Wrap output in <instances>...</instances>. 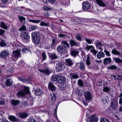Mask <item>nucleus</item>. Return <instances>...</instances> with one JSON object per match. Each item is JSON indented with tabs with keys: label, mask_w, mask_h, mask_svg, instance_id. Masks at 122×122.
<instances>
[{
	"label": "nucleus",
	"mask_w": 122,
	"mask_h": 122,
	"mask_svg": "<svg viewBox=\"0 0 122 122\" xmlns=\"http://www.w3.org/2000/svg\"><path fill=\"white\" fill-rule=\"evenodd\" d=\"M114 60L117 63L122 62V60L118 58H115Z\"/></svg>",
	"instance_id": "nucleus-46"
},
{
	"label": "nucleus",
	"mask_w": 122,
	"mask_h": 122,
	"mask_svg": "<svg viewBox=\"0 0 122 122\" xmlns=\"http://www.w3.org/2000/svg\"><path fill=\"white\" fill-rule=\"evenodd\" d=\"M66 65L69 66H72L74 63L73 62L70 58L66 59Z\"/></svg>",
	"instance_id": "nucleus-20"
},
{
	"label": "nucleus",
	"mask_w": 122,
	"mask_h": 122,
	"mask_svg": "<svg viewBox=\"0 0 122 122\" xmlns=\"http://www.w3.org/2000/svg\"><path fill=\"white\" fill-rule=\"evenodd\" d=\"M56 68L59 71H62L64 70L65 68L64 65L60 63H57L56 64Z\"/></svg>",
	"instance_id": "nucleus-9"
},
{
	"label": "nucleus",
	"mask_w": 122,
	"mask_h": 122,
	"mask_svg": "<svg viewBox=\"0 0 122 122\" xmlns=\"http://www.w3.org/2000/svg\"><path fill=\"white\" fill-rule=\"evenodd\" d=\"M90 52L93 54V55L95 56L97 53L98 52V51H96L93 48L91 49L90 50Z\"/></svg>",
	"instance_id": "nucleus-44"
},
{
	"label": "nucleus",
	"mask_w": 122,
	"mask_h": 122,
	"mask_svg": "<svg viewBox=\"0 0 122 122\" xmlns=\"http://www.w3.org/2000/svg\"><path fill=\"white\" fill-rule=\"evenodd\" d=\"M20 49L16 50L13 51L11 57L10 58L11 60L13 61H15L21 57Z\"/></svg>",
	"instance_id": "nucleus-3"
},
{
	"label": "nucleus",
	"mask_w": 122,
	"mask_h": 122,
	"mask_svg": "<svg viewBox=\"0 0 122 122\" xmlns=\"http://www.w3.org/2000/svg\"><path fill=\"white\" fill-rule=\"evenodd\" d=\"M26 26L24 25H23L19 29V31H26Z\"/></svg>",
	"instance_id": "nucleus-43"
},
{
	"label": "nucleus",
	"mask_w": 122,
	"mask_h": 122,
	"mask_svg": "<svg viewBox=\"0 0 122 122\" xmlns=\"http://www.w3.org/2000/svg\"><path fill=\"white\" fill-rule=\"evenodd\" d=\"M51 79L52 81H56L57 83H60L65 82L66 80L64 77L60 76L58 75L53 76L51 77Z\"/></svg>",
	"instance_id": "nucleus-4"
},
{
	"label": "nucleus",
	"mask_w": 122,
	"mask_h": 122,
	"mask_svg": "<svg viewBox=\"0 0 122 122\" xmlns=\"http://www.w3.org/2000/svg\"><path fill=\"white\" fill-rule=\"evenodd\" d=\"M13 82L11 79H7L5 82V84L7 86H10L12 85Z\"/></svg>",
	"instance_id": "nucleus-16"
},
{
	"label": "nucleus",
	"mask_w": 122,
	"mask_h": 122,
	"mask_svg": "<svg viewBox=\"0 0 122 122\" xmlns=\"http://www.w3.org/2000/svg\"><path fill=\"white\" fill-rule=\"evenodd\" d=\"M9 52L6 50H3L0 53V56L1 58H5L9 55Z\"/></svg>",
	"instance_id": "nucleus-7"
},
{
	"label": "nucleus",
	"mask_w": 122,
	"mask_h": 122,
	"mask_svg": "<svg viewBox=\"0 0 122 122\" xmlns=\"http://www.w3.org/2000/svg\"><path fill=\"white\" fill-rule=\"evenodd\" d=\"M23 104L25 107L27 106H28L27 102L26 101H25L23 102Z\"/></svg>",
	"instance_id": "nucleus-63"
},
{
	"label": "nucleus",
	"mask_w": 122,
	"mask_h": 122,
	"mask_svg": "<svg viewBox=\"0 0 122 122\" xmlns=\"http://www.w3.org/2000/svg\"><path fill=\"white\" fill-rule=\"evenodd\" d=\"M42 56L43 59V60L42 61H43V60H45L46 59L47 56L45 52L44 51L42 53Z\"/></svg>",
	"instance_id": "nucleus-38"
},
{
	"label": "nucleus",
	"mask_w": 122,
	"mask_h": 122,
	"mask_svg": "<svg viewBox=\"0 0 122 122\" xmlns=\"http://www.w3.org/2000/svg\"><path fill=\"white\" fill-rule=\"evenodd\" d=\"M0 26L1 28L5 30H7L8 29L7 26L3 22H2L0 23Z\"/></svg>",
	"instance_id": "nucleus-30"
},
{
	"label": "nucleus",
	"mask_w": 122,
	"mask_h": 122,
	"mask_svg": "<svg viewBox=\"0 0 122 122\" xmlns=\"http://www.w3.org/2000/svg\"><path fill=\"white\" fill-rule=\"evenodd\" d=\"M38 70L41 72L48 75H49L51 73V71L48 68H47L44 69H38Z\"/></svg>",
	"instance_id": "nucleus-12"
},
{
	"label": "nucleus",
	"mask_w": 122,
	"mask_h": 122,
	"mask_svg": "<svg viewBox=\"0 0 122 122\" xmlns=\"http://www.w3.org/2000/svg\"><path fill=\"white\" fill-rule=\"evenodd\" d=\"M21 36L26 40H28L30 38L28 34L26 32H22L21 33Z\"/></svg>",
	"instance_id": "nucleus-8"
},
{
	"label": "nucleus",
	"mask_w": 122,
	"mask_h": 122,
	"mask_svg": "<svg viewBox=\"0 0 122 122\" xmlns=\"http://www.w3.org/2000/svg\"><path fill=\"white\" fill-rule=\"evenodd\" d=\"M49 58L52 60H54L57 59L58 56H56L55 53L53 54L50 55H49Z\"/></svg>",
	"instance_id": "nucleus-29"
},
{
	"label": "nucleus",
	"mask_w": 122,
	"mask_h": 122,
	"mask_svg": "<svg viewBox=\"0 0 122 122\" xmlns=\"http://www.w3.org/2000/svg\"><path fill=\"white\" fill-rule=\"evenodd\" d=\"M109 90L110 88L108 87H104L103 89V91L105 92H108L109 91Z\"/></svg>",
	"instance_id": "nucleus-50"
},
{
	"label": "nucleus",
	"mask_w": 122,
	"mask_h": 122,
	"mask_svg": "<svg viewBox=\"0 0 122 122\" xmlns=\"http://www.w3.org/2000/svg\"><path fill=\"white\" fill-rule=\"evenodd\" d=\"M56 42V40L55 39H53L52 40V45H54Z\"/></svg>",
	"instance_id": "nucleus-64"
},
{
	"label": "nucleus",
	"mask_w": 122,
	"mask_h": 122,
	"mask_svg": "<svg viewBox=\"0 0 122 122\" xmlns=\"http://www.w3.org/2000/svg\"><path fill=\"white\" fill-rule=\"evenodd\" d=\"M5 42V40L1 38L0 39V46L1 47H4L7 45Z\"/></svg>",
	"instance_id": "nucleus-25"
},
{
	"label": "nucleus",
	"mask_w": 122,
	"mask_h": 122,
	"mask_svg": "<svg viewBox=\"0 0 122 122\" xmlns=\"http://www.w3.org/2000/svg\"><path fill=\"white\" fill-rule=\"evenodd\" d=\"M49 98H50L52 101L53 102L55 101L56 98V94L54 93L50 94L49 95Z\"/></svg>",
	"instance_id": "nucleus-24"
},
{
	"label": "nucleus",
	"mask_w": 122,
	"mask_h": 122,
	"mask_svg": "<svg viewBox=\"0 0 122 122\" xmlns=\"http://www.w3.org/2000/svg\"><path fill=\"white\" fill-rule=\"evenodd\" d=\"M61 83L60 86L61 90H65L66 88V84L65 82H63Z\"/></svg>",
	"instance_id": "nucleus-33"
},
{
	"label": "nucleus",
	"mask_w": 122,
	"mask_h": 122,
	"mask_svg": "<svg viewBox=\"0 0 122 122\" xmlns=\"http://www.w3.org/2000/svg\"><path fill=\"white\" fill-rule=\"evenodd\" d=\"M28 114L26 112L21 113L19 114V117L21 118H25L28 116Z\"/></svg>",
	"instance_id": "nucleus-27"
},
{
	"label": "nucleus",
	"mask_w": 122,
	"mask_h": 122,
	"mask_svg": "<svg viewBox=\"0 0 122 122\" xmlns=\"http://www.w3.org/2000/svg\"><path fill=\"white\" fill-rule=\"evenodd\" d=\"M79 68L82 71H83L85 70V66L84 63L83 62H81L79 63Z\"/></svg>",
	"instance_id": "nucleus-28"
},
{
	"label": "nucleus",
	"mask_w": 122,
	"mask_h": 122,
	"mask_svg": "<svg viewBox=\"0 0 122 122\" xmlns=\"http://www.w3.org/2000/svg\"><path fill=\"white\" fill-rule=\"evenodd\" d=\"M9 118L10 120L12 121L18 122L19 121L18 119L17 118L14 116H10L9 117Z\"/></svg>",
	"instance_id": "nucleus-31"
},
{
	"label": "nucleus",
	"mask_w": 122,
	"mask_h": 122,
	"mask_svg": "<svg viewBox=\"0 0 122 122\" xmlns=\"http://www.w3.org/2000/svg\"><path fill=\"white\" fill-rule=\"evenodd\" d=\"M33 42L35 45H39L40 42L41 36L40 33L37 32H34L31 34Z\"/></svg>",
	"instance_id": "nucleus-2"
},
{
	"label": "nucleus",
	"mask_w": 122,
	"mask_h": 122,
	"mask_svg": "<svg viewBox=\"0 0 122 122\" xmlns=\"http://www.w3.org/2000/svg\"><path fill=\"white\" fill-rule=\"evenodd\" d=\"M105 56L104 53L101 51H100L98 52L97 55V58L99 59L104 57Z\"/></svg>",
	"instance_id": "nucleus-21"
},
{
	"label": "nucleus",
	"mask_w": 122,
	"mask_h": 122,
	"mask_svg": "<svg viewBox=\"0 0 122 122\" xmlns=\"http://www.w3.org/2000/svg\"><path fill=\"white\" fill-rule=\"evenodd\" d=\"M103 63L104 65H107L110 64L112 61V60L110 57L106 58L103 60Z\"/></svg>",
	"instance_id": "nucleus-14"
},
{
	"label": "nucleus",
	"mask_w": 122,
	"mask_h": 122,
	"mask_svg": "<svg viewBox=\"0 0 122 122\" xmlns=\"http://www.w3.org/2000/svg\"><path fill=\"white\" fill-rule=\"evenodd\" d=\"M28 121V122H37L34 119L32 118L29 119Z\"/></svg>",
	"instance_id": "nucleus-54"
},
{
	"label": "nucleus",
	"mask_w": 122,
	"mask_h": 122,
	"mask_svg": "<svg viewBox=\"0 0 122 122\" xmlns=\"http://www.w3.org/2000/svg\"><path fill=\"white\" fill-rule=\"evenodd\" d=\"M118 105L117 99L116 98L112 99L111 102V106L113 109L116 110Z\"/></svg>",
	"instance_id": "nucleus-6"
},
{
	"label": "nucleus",
	"mask_w": 122,
	"mask_h": 122,
	"mask_svg": "<svg viewBox=\"0 0 122 122\" xmlns=\"http://www.w3.org/2000/svg\"><path fill=\"white\" fill-rule=\"evenodd\" d=\"M14 68L12 67H10L8 70V71L10 72H12L14 70Z\"/></svg>",
	"instance_id": "nucleus-56"
},
{
	"label": "nucleus",
	"mask_w": 122,
	"mask_h": 122,
	"mask_svg": "<svg viewBox=\"0 0 122 122\" xmlns=\"http://www.w3.org/2000/svg\"><path fill=\"white\" fill-rule=\"evenodd\" d=\"M100 122H110L107 118L104 117H101Z\"/></svg>",
	"instance_id": "nucleus-42"
},
{
	"label": "nucleus",
	"mask_w": 122,
	"mask_h": 122,
	"mask_svg": "<svg viewBox=\"0 0 122 122\" xmlns=\"http://www.w3.org/2000/svg\"><path fill=\"white\" fill-rule=\"evenodd\" d=\"M5 31L1 29H0V35H1L5 33Z\"/></svg>",
	"instance_id": "nucleus-58"
},
{
	"label": "nucleus",
	"mask_w": 122,
	"mask_h": 122,
	"mask_svg": "<svg viewBox=\"0 0 122 122\" xmlns=\"http://www.w3.org/2000/svg\"><path fill=\"white\" fill-rule=\"evenodd\" d=\"M69 41L71 46H73L77 45V44L75 41L72 39H71L70 41Z\"/></svg>",
	"instance_id": "nucleus-34"
},
{
	"label": "nucleus",
	"mask_w": 122,
	"mask_h": 122,
	"mask_svg": "<svg viewBox=\"0 0 122 122\" xmlns=\"http://www.w3.org/2000/svg\"><path fill=\"white\" fill-rule=\"evenodd\" d=\"M76 38L77 40L81 41V36L80 34H76Z\"/></svg>",
	"instance_id": "nucleus-37"
},
{
	"label": "nucleus",
	"mask_w": 122,
	"mask_h": 122,
	"mask_svg": "<svg viewBox=\"0 0 122 122\" xmlns=\"http://www.w3.org/2000/svg\"><path fill=\"white\" fill-rule=\"evenodd\" d=\"M19 80L22 81H24L25 80L24 77H21L19 78Z\"/></svg>",
	"instance_id": "nucleus-57"
},
{
	"label": "nucleus",
	"mask_w": 122,
	"mask_h": 122,
	"mask_svg": "<svg viewBox=\"0 0 122 122\" xmlns=\"http://www.w3.org/2000/svg\"><path fill=\"white\" fill-rule=\"evenodd\" d=\"M90 8V5L89 3L86 1L82 3V8L83 10H87Z\"/></svg>",
	"instance_id": "nucleus-11"
},
{
	"label": "nucleus",
	"mask_w": 122,
	"mask_h": 122,
	"mask_svg": "<svg viewBox=\"0 0 122 122\" xmlns=\"http://www.w3.org/2000/svg\"><path fill=\"white\" fill-rule=\"evenodd\" d=\"M96 2L97 4L99 6L102 7H107L105 3L102 0H96Z\"/></svg>",
	"instance_id": "nucleus-13"
},
{
	"label": "nucleus",
	"mask_w": 122,
	"mask_h": 122,
	"mask_svg": "<svg viewBox=\"0 0 122 122\" xmlns=\"http://www.w3.org/2000/svg\"><path fill=\"white\" fill-rule=\"evenodd\" d=\"M49 3H54L56 1V0H47Z\"/></svg>",
	"instance_id": "nucleus-59"
},
{
	"label": "nucleus",
	"mask_w": 122,
	"mask_h": 122,
	"mask_svg": "<svg viewBox=\"0 0 122 122\" xmlns=\"http://www.w3.org/2000/svg\"><path fill=\"white\" fill-rule=\"evenodd\" d=\"M102 46V45L101 42L100 41H98L97 42V45H96V46L97 48H98V46Z\"/></svg>",
	"instance_id": "nucleus-53"
},
{
	"label": "nucleus",
	"mask_w": 122,
	"mask_h": 122,
	"mask_svg": "<svg viewBox=\"0 0 122 122\" xmlns=\"http://www.w3.org/2000/svg\"><path fill=\"white\" fill-rule=\"evenodd\" d=\"M40 25L41 26H48V24L47 23H46L42 21Z\"/></svg>",
	"instance_id": "nucleus-52"
},
{
	"label": "nucleus",
	"mask_w": 122,
	"mask_h": 122,
	"mask_svg": "<svg viewBox=\"0 0 122 122\" xmlns=\"http://www.w3.org/2000/svg\"><path fill=\"white\" fill-rule=\"evenodd\" d=\"M112 76V77L114 78L115 80H121L122 79V77L120 75L115 76L114 75H113Z\"/></svg>",
	"instance_id": "nucleus-36"
},
{
	"label": "nucleus",
	"mask_w": 122,
	"mask_h": 122,
	"mask_svg": "<svg viewBox=\"0 0 122 122\" xmlns=\"http://www.w3.org/2000/svg\"><path fill=\"white\" fill-rule=\"evenodd\" d=\"M104 52L105 53L106 56H111L110 54V52L108 51L106 49H105Z\"/></svg>",
	"instance_id": "nucleus-48"
},
{
	"label": "nucleus",
	"mask_w": 122,
	"mask_h": 122,
	"mask_svg": "<svg viewBox=\"0 0 122 122\" xmlns=\"http://www.w3.org/2000/svg\"><path fill=\"white\" fill-rule=\"evenodd\" d=\"M35 94L37 96H40L43 93L42 91L40 89L34 90Z\"/></svg>",
	"instance_id": "nucleus-22"
},
{
	"label": "nucleus",
	"mask_w": 122,
	"mask_h": 122,
	"mask_svg": "<svg viewBox=\"0 0 122 122\" xmlns=\"http://www.w3.org/2000/svg\"><path fill=\"white\" fill-rule=\"evenodd\" d=\"M97 121V118L95 116L92 115L90 119V122H96Z\"/></svg>",
	"instance_id": "nucleus-26"
},
{
	"label": "nucleus",
	"mask_w": 122,
	"mask_h": 122,
	"mask_svg": "<svg viewBox=\"0 0 122 122\" xmlns=\"http://www.w3.org/2000/svg\"><path fill=\"white\" fill-rule=\"evenodd\" d=\"M111 53L114 55H120V52L116 50L115 49H113L111 51Z\"/></svg>",
	"instance_id": "nucleus-35"
},
{
	"label": "nucleus",
	"mask_w": 122,
	"mask_h": 122,
	"mask_svg": "<svg viewBox=\"0 0 122 122\" xmlns=\"http://www.w3.org/2000/svg\"><path fill=\"white\" fill-rule=\"evenodd\" d=\"M85 40L86 42L88 44H91V43L92 41L90 39H88L86 38H85Z\"/></svg>",
	"instance_id": "nucleus-47"
},
{
	"label": "nucleus",
	"mask_w": 122,
	"mask_h": 122,
	"mask_svg": "<svg viewBox=\"0 0 122 122\" xmlns=\"http://www.w3.org/2000/svg\"><path fill=\"white\" fill-rule=\"evenodd\" d=\"M11 104L14 106H16L20 104V101L19 100H16L15 99H12L11 100Z\"/></svg>",
	"instance_id": "nucleus-23"
},
{
	"label": "nucleus",
	"mask_w": 122,
	"mask_h": 122,
	"mask_svg": "<svg viewBox=\"0 0 122 122\" xmlns=\"http://www.w3.org/2000/svg\"><path fill=\"white\" fill-rule=\"evenodd\" d=\"M117 67L115 65H112L108 67V69H117Z\"/></svg>",
	"instance_id": "nucleus-49"
},
{
	"label": "nucleus",
	"mask_w": 122,
	"mask_h": 122,
	"mask_svg": "<svg viewBox=\"0 0 122 122\" xmlns=\"http://www.w3.org/2000/svg\"><path fill=\"white\" fill-rule=\"evenodd\" d=\"M119 103L120 104L122 105V97H121L119 99Z\"/></svg>",
	"instance_id": "nucleus-61"
},
{
	"label": "nucleus",
	"mask_w": 122,
	"mask_h": 122,
	"mask_svg": "<svg viewBox=\"0 0 122 122\" xmlns=\"http://www.w3.org/2000/svg\"><path fill=\"white\" fill-rule=\"evenodd\" d=\"M87 59L86 61V63L87 66L89 67L91 64V62L90 61V56L88 55L86 56Z\"/></svg>",
	"instance_id": "nucleus-32"
},
{
	"label": "nucleus",
	"mask_w": 122,
	"mask_h": 122,
	"mask_svg": "<svg viewBox=\"0 0 122 122\" xmlns=\"http://www.w3.org/2000/svg\"><path fill=\"white\" fill-rule=\"evenodd\" d=\"M28 21L29 22H31L32 23H38L40 22V20H36L30 19L29 20H28Z\"/></svg>",
	"instance_id": "nucleus-41"
},
{
	"label": "nucleus",
	"mask_w": 122,
	"mask_h": 122,
	"mask_svg": "<svg viewBox=\"0 0 122 122\" xmlns=\"http://www.w3.org/2000/svg\"><path fill=\"white\" fill-rule=\"evenodd\" d=\"M79 52L78 50L76 49L71 51V55L74 57H76V56L78 55Z\"/></svg>",
	"instance_id": "nucleus-19"
},
{
	"label": "nucleus",
	"mask_w": 122,
	"mask_h": 122,
	"mask_svg": "<svg viewBox=\"0 0 122 122\" xmlns=\"http://www.w3.org/2000/svg\"><path fill=\"white\" fill-rule=\"evenodd\" d=\"M49 89L52 91H54L56 90V87L51 82H50L48 85Z\"/></svg>",
	"instance_id": "nucleus-15"
},
{
	"label": "nucleus",
	"mask_w": 122,
	"mask_h": 122,
	"mask_svg": "<svg viewBox=\"0 0 122 122\" xmlns=\"http://www.w3.org/2000/svg\"><path fill=\"white\" fill-rule=\"evenodd\" d=\"M5 102L4 101H0V105H4L5 104Z\"/></svg>",
	"instance_id": "nucleus-62"
},
{
	"label": "nucleus",
	"mask_w": 122,
	"mask_h": 122,
	"mask_svg": "<svg viewBox=\"0 0 122 122\" xmlns=\"http://www.w3.org/2000/svg\"><path fill=\"white\" fill-rule=\"evenodd\" d=\"M18 18L20 22L23 24H24L26 22V18L23 16H20V15H18Z\"/></svg>",
	"instance_id": "nucleus-17"
},
{
	"label": "nucleus",
	"mask_w": 122,
	"mask_h": 122,
	"mask_svg": "<svg viewBox=\"0 0 122 122\" xmlns=\"http://www.w3.org/2000/svg\"><path fill=\"white\" fill-rule=\"evenodd\" d=\"M70 46L69 44L67 41H62L61 44L57 46L56 50L60 54H64L67 53V49Z\"/></svg>",
	"instance_id": "nucleus-1"
},
{
	"label": "nucleus",
	"mask_w": 122,
	"mask_h": 122,
	"mask_svg": "<svg viewBox=\"0 0 122 122\" xmlns=\"http://www.w3.org/2000/svg\"><path fill=\"white\" fill-rule=\"evenodd\" d=\"M43 9L45 10H51V8H50L46 6H45L43 7Z\"/></svg>",
	"instance_id": "nucleus-51"
},
{
	"label": "nucleus",
	"mask_w": 122,
	"mask_h": 122,
	"mask_svg": "<svg viewBox=\"0 0 122 122\" xmlns=\"http://www.w3.org/2000/svg\"><path fill=\"white\" fill-rule=\"evenodd\" d=\"M69 75L71 79H77L79 77V76L76 73H70Z\"/></svg>",
	"instance_id": "nucleus-18"
},
{
	"label": "nucleus",
	"mask_w": 122,
	"mask_h": 122,
	"mask_svg": "<svg viewBox=\"0 0 122 122\" xmlns=\"http://www.w3.org/2000/svg\"><path fill=\"white\" fill-rule=\"evenodd\" d=\"M93 48V46H92L91 45L89 46L88 45H87V46L86 47V48L88 50H89L91 49H92Z\"/></svg>",
	"instance_id": "nucleus-55"
},
{
	"label": "nucleus",
	"mask_w": 122,
	"mask_h": 122,
	"mask_svg": "<svg viewBox=\"0 0 122 122\" xmlns=\"http://www.w3.org/2000/svg\"><path fill=\"white\" fill-rule=\"evenodd\" d=\"M78 83L79 85L81 87H82L84 85L83 81L81 79L78 80Z\"/></svg>",
	"instance_id": "nucleus-40"
},
{
	"label": "nucleus",
	"mask_w": 122,
	"mask_h": 122,
	"mask_svg": "<svg viewBox=\"0 0 122 122\" xmlns=\"http://www.w3.org/2000/svg\"><path fill=\"white\" fill-rule=\"evenodd\" d=\"M85 98L87 100H90L92 98L91 94L89 91H87L84 93Z\"/></svg>",
	"instance_id": "nucleus-10"
},
{
	"label": "nucleus",
	"mask_w": 122,
	"mask_h": 122,
	"mask_svg": "<svg viewBox=\"0 0 122 122\" xmlns=\"http://www.w3.org/2000/svg\"><path fill=\"white\" fill-rule=\"evenodd\" d=\"M30 93L29 88L28 87H25L24 90H21L17 93V95L19 96H23L25 95V94H29Z\"/></svg>",
	"instance_id": "nucleus-5"
},
{
	"label": "nucleus",
	"mask_w": 122,
	"mask_h": 122,
	"mask_svg": "<svg viewBox=\"0 0 122 122\" xmlns=\"http://www.w3.org/2000/svg\"><path fill=\"white\" fill-rule=\"evenodd\" d=\"M22 51L23 54H25L27 52H30V51L28 49L25 48H23L22 50Z\"/></svg>",
	"instance_id": "nucleus-39"
},
{
	"label": "nucleus",
	"mask_w": 122,
	"mask_h": 122,
	"mask_svg": "<svg viewBox=\"0 0 122 122\" xmlns=\"http://www.w3.org/2000/svg\"><path fill=\"white\" fill-rule=\"evenodd\" d=\"M59 37H63L66 36L65 35L62 34H60L58 35Z\"/></svg>",
	"instance_id": "nucleus-60"
},
{
	"label": "nucleus",
	"mask_w": 122,
	"mask_h": 122,
	"mask_svg": "<svg viewBox=\"0 0 122 122\" xmlns=\"http://www.w3.org/2000/svg\"><path fill=\"white\" fill-rule=\"evenodd\" d=\"M31 30H36L38 28V27L36 25H31L30 27Z\"/></svg>",
	"instance_id": "nucleus-45"
}]
</instances>
